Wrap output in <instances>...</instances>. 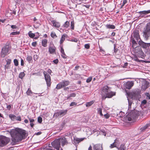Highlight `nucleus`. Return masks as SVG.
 <instances>
[{"label": "nucleus", "mask_w": 150, "mask_h": 150, "mask_svg": "<svg viewBox=\"0 0 150 150\" xmlns=\"http://www.w3.org/2000/svg\"><path fill=\"white\" fill-rule=\"evenodd\" d=\"M10 134L12 137L11 144L13 145L24 139L27 137L26 131L21 129L16 128L10 131Z\"/></svg>", "instance_id": "1"}, {"label": "nucleus", "mask_w": 150, "mask_h": 150, "mask_svg": "<svg viewBox=\"0 0 150 150\" xmlns=\"http://www.w3.org/2000/svg\"><path fill=\"white\" fill-rule=\"evenodd\" d=\"M143 37L144 40H148L150 36V25L147 24L144 29Z\"/></svg>", "instance_id": "2"}, {"label": "nucleus", "mask_w": 150, "mask_h": 150, "mask_svg": "<svg viewBox=\"0 0 150 150\" xmlns=\"http://www.w3.org/2000/svg\"><path fill=\"white\" fill-rule=\"evenodd\" d=\"M137 115L134 111H132L129 113L126 116V118L128 121H134L137 118Z\"/></svg>", "instance_id": "3"}, {"label": "nucleus", "mask_w": 150, "mask_h": 150, "mask_svg": "<svg viewBox=\"0 0 150 150\" xmlns=\"http://www.w3.org/2000/svg\"><path fill=\"white\" fill-rule=\"evenodd\" d=\"M9 142L8 138L3 136H0V147H2L6 145Z\"/></svg>", "instance_id": "4"}, {"label": "nucleus", "mask_w": 150, "mask_h": 150, "mask_svg": "<svg viewBox=\"0 0 150 150\" xmlns=\"http://www.w3.org/2000/svg\"><path fill=\"white\" fill-rule=\"evenodd\" d=\"M67 111L68 110L67 109L60 110L55 112L54 116L57 117H61L65 115L67 113Z\"/></svg>", "instance_id": "5"}, {"label": "nucleus", "mask_w": 150, "mask_h": 150, "mask_svg": "<svg viewBox=\"0 0 150 150\" xmlns=\"http://www.w3.org/2000/svg\"><path fill=\"white\" fill-rule=\"evenodd\" d=\"M43 74L47 86L50 87L51 85L50 76L45 71L43 72Z\"/></svg>", "instance_id": "6"}, {"label": "nucleus", "mask_w": 150, "mask_h": 150, "mask_svg": "<svg viewBox=\"0 0 150 150\" xmlns=\"http://www.w3.org/2000/svg\"><path fill=\"white\" fill-rule=\"evenodd\" d=\"M51 144L53 147L59 150L60 147V140L57 139L52 142Z\"/></svg>", "instance_id": "7"}, {"label": "nucleus", "mask_w": 150, "mask_h": 150, "mask_svg": "<svg viewBox=\"0 0 150 150\" xmlns=\"http://www.w3.org/2000/svg\"><path fill=\"white\" fill-rule=\"evenodd\" d=\"M9 50V46L7 45L5 47L3 48L2 50V51L1 53V56L2 57H5L6 55Z\"/></svg>", "instance_id": "8"}, {"label": "nucleus", "mask_w": 150, "mask_h": 150, "mask_svg": "<svg viewBox=\"0 0 150 150\" xmlns=\"http://www.w3.org/2000/svg\"><path fill=\"white\" fill-rule=\"evenodd\" d=\"M133 35V37L135 38L137 41H138L141 40L140 35H139V31L137 30H134Z\"/></svg>", "instance_id": "9"}, {"label": "nucleus", "mask_w": 150, "mask_h": 150, "mask_svg": "<svg viewBox=\"0 0 150 150\" xmlns=\"http://www.w3.org/2000/svg\"><path fill=\"white\" fill-rule=\"evenodd\" d=\"M49 51L51 54L55 53V48L53 44L50 45L49 48Z\"/></svg>", "instance_id": "10"}, {"label": "nucleus", "mask_w": 150, "mask_h": 150, "mask_svg": "<svg viewBox=\"0 0 150 150\" xmlns=\"http://www.w3.org/2000/svg\"><path fill=\"white\" fill-rule=\"evenodd\" d=\"M5 66V68L6 70H8L9 66V59L8 58L5 59V61L4 62Z\"/></svg>", "instance_id": "11"}, {"label": "nucleus", "mask_w": 150, "mask_h": 150, "mask_svg": "<svg viewBox=\"0 0 150 150\" xmlns=\"http://www.w3.org/2000/svg\"><path fill=\"white\" fill-rule=\"evenodd\" d=\"M84 138H78L76 137H74V139L73 143L76 145L78 144L80 142L83 141Z\"/></svg>", "instance_id": "12"}, {"label": "nucleus", "mask_w": 150, "mask_h": 150, "mask_svg": "<svg viewBox=\"0 0 150 150\" xmlns=\"http://www.w3.org/2000/svg\"><path fill=\"white\" fill-rule=\"evenodd\" d=\"M93 150H103L102 145L100 144H97L93 146Z\"/></svg>", "instance_id": "13"}, {"label": "nucleus", "mask_w": 150, "mask_h": 150, "mask_svg": "<svg viewBox=\"0 0 150 150\" xmlns=\"http://www.w3.org/2000/svg\"><path fill=\"white\" fill-rule=\"evenodd\" d=\"M138 43L139 44L142 46L143 48H147L149 47L148 43H145L142 41L141 40L139 41Z\"/></svg>", "instance_id": "14"}, {"label": "nucleus", "mask_w": 150, "mask_h": 150, "mask_svg": "<svg viewBox=\"0 0 150 150\" xmlns=\"http://www.w3.org/2000/svg\"><path fill=\"white\" fill-rule=\"evenodd\" d=\"M134 82L132 81H128L126 83L125 87L126 88L130 89L134 85Z\"/></svg>", "instance_id": "15"}, {"label": "nucleus", "mask_w": 150, "mask_h": 150, "mask_svg": "<svg viewBox=\"0 0 150 150\" xmlns=\"http://www.w3.org/2000/svg\"><path fill=\"white\" fill-rule=\"evenodd\" d=\"M140 15V17H143L144 16L147 14L150 13V10L147 11H140L138 12Z\"/></svg>", "instance_id": "16"}, {"label": "nucleus", "mask_w": 150, "mask_h": 150, "mask_svg": "<svg viewBox=\"0 0 150 150\" xmlns=\"http://www.w3.org/2000/svg\"><path fill=\"white\" fill-rule=\"evenodd\" d=\"M143 84H144L142 85V89L145 91L149 87V83L148 82L146 81H143Z\"/></svg>", "instance_id": "17"}, {"label": "nucleus", "mask_w": 150, "mask_h": 150, "mask_svg": "<svg viewBox=\"0 0 150 150\" xmlns=\"http://www.w3.org/2000/svg\"><path fill=\"white\" fill-rule=\"evenodd\" d=\"M134 52L137 54H142L143 52L142 51L141 49L139 47H136L134 49Z\"/></svg>", "instance_id": "18"}, {"label": "nucleus", "mask_w": 150, "mask_h": 150, "mask_svg": "<svg viewBox=\"0 0 150 150\" xmlns=\"http://www.w3.org/2000/svg\"><path fill=\"white\" fill-rule=\"evenodd\" d=\"M51 23L52 24V25L56 28H58L60 26V24L59 22H57L54 20L52 21Z\"/></svg>", "instance_id": "19"}, {"label": "nucleus", "mask_w": 150, "mask_h": 150, "mask_svg": "<svg viewBox=\"0 0 150 150\" xmlns=\"http://www.w3.org/2000/svg\"><path fill=\"white\" fill-rule=\"evenodd\" d=\"M115 93L114 92L111 91L110 90L109 91V92H108V93L106 94L107 97L108 98H110L112 97V96L115 95Z\"/></svg>", "instance_id": "20"}, {"label": "nucleus", "mask_w": 150, "mask_h": 150, "mask_svg": "<svg viewBox=\"0 0 150 150\" xmlns=\"http://www.w3.org/2000/svg\"><path fill=\"white\" fill-rule=\"evenodd\" d=\"M60 52L62 54V57L64 59H66L67 57H66V54L64 53V50L62 47V46H60Z\"/></svg>", "instance_id": "21"}, {"label": "nucleus", "mask_w": 150, "mask_h": 150, "mask_svg": "<svg viewBox=\"0 0 150 150\" xmlns=\"http://www.w3.org/2000/svg\"><path fill=\"white\" fill-rule=\"evenodd\" d=\"M59 139L60 140V143H61L62 146H63L67 142L66 138L64 137L62 139Z\"/></svg>", "instance_id": "22"}, {"label": "nucleus", "mask_w": 150, "mask_h": 150, "mask_svg": "<svg viewBox=\"0 0 150 150\" xmlns=\"http://www.w3.org/2000/svg\"><path fill=\"white\" fill-rule=\"evenodd\" d=\"M110 90V89L107 86H105L103 87V92L105 93V94H106V93H108V92H109Z\"/></svg>", "instance_id": "23"}, {"label": "nucleus", "mask_w": 150, "mask_h": 150, "mask_svg": "<svg viewBox=\"0 0 150 150\" xmlns=\"http://www.w3.org/2000/svg\"><path fill=\"white\" fill-rule=\"evenodd\" d=\"M67 35L66 34H64L62 36L60 40V44H61L63 43L64 41L65 40V38L67 37Z\"/></svg>", "instance_id": "24"}, {"label": "nucleus", "mask_w": 150, "mask_h": 150, "mask_svg": "<svg viewBox=\"0 0 150 150\" xmlns=\"http://www.w3.org/2000/svg\"><path fill=\"white\" fill-rule=\"evenodd\" d=\"M105 27L107 29H114L115 28L114 25L108 24L106 25Z\"/></svg>", "instance_id": "25"}, {"label": "nucleus", "mask_w": 150, "mask_h": 150, "mask_svg": "<svg viewBox=\"0 0 150 150\" xmlns=\"http://www.w3.org/2000/svg\"><path fill=\"white\" fill-rule=\"evenodd\" d=\"M70 23L68 21H67L63 25L62 27L64 28H67L69 27Z\"/></svg>", "instance_id": "26"}, {"label": "nucleus", "mask_w": 150, "mask_h": 150, "mask_svg": "<svg viewBox=\"0 0 150 150\" xmlns=\"http://www.w3.org/2000/svg\"><path fill=\"white\" fill-rule=\"evenodd\" d=\"M61 82L63 87L68 86L69 84L70 83L69 81H64Z\"/></svg>", "instance_id": "27"}, {"label": "nucleus", "mask_w": 150, "mask_h": 150, "mask_svg": "<svg viewBox=\"0 0 150 150\" xmlns=\"http://www.w3.org/2000/svg\"><path fill=\"white\" fill-rule=\"evenodd\" d=\"M47 40L46 39L42 40V45L44 47H46L47 46Z\"/></svg>", "instance_id": "28"}, {"label": "nucleus", "mask_w": 150, "mask_h": 150, "mask_svg": "<svg viewBox=\"0 0 150 150\" xmlns=\"http://www.w3.org/2000/svg\"><path fill=\"white\" fill-rule=\"evenodd\" d=\"M94 102V101L92 100L90 102H87L86 104V106L87 107H89L92 105Z\"/></svg>", "instance_id": "29"}, {"label": "nucleus", "mask_w": 150, "mask_h": 150, "mask_svg": "<svg viewBox=\"0 0 150 150\" xmlns=\"http://www.w3.org/2000/svg\"><path fill=\"white\" fill-rule=\"evenodd\" d=\"M149 126V124H146L144 126L141 127L140 128V130L142 131H143L146 129L147 127H148Z\"/></svg>", "instance_id": "30"}, {"label": "nucleus", "mask_w": 150, "mask_h": 150, "mask_svg": "<svg viewBox=\"0 0 150 150\" xmlns=\"http://www.w3.org/2000/svg\"><path fill=\"white\" fill-rule=\"evenodd\" d=\"M63 87V85L62 82H60L59 83H58L57 86L56 87V88L57 89H59Z\"/></svg>", "instance_id": "31"}, {"label": "nucleus", "mask_w": 150, "mask_h": 150, "mask_svg": "<svg viewBox=\"0 0 150 150\" xmlns=\"http://www.w3.org/2000/svg\"><path fill=\"white\" fill-rule=\"evenodd\" d=\"M131 40L132 42V46L133 47H134L135 46H136L137 44L136 41L134 40V38L132 37L131 38Z\"/></svg>", "instance_id": "32"}, {"label": "nucleus", "mask_w": 150, "mask_h": 150, "mask_svg": "<svg viewBox=\"0 0 150 150\" xmlns=\"http://www.w3.org/2000/svg\"><path fill=\"white\" fill-rule=\"evenodd\" d=\"M74 21L71 22V30H74Z\"/></svg>", "instance_id": "33"}, {"label": "nucleus", "mask_w": 150, "mask_h": 150, "mask_svg": "<svg viewBox=\"0 0 150 150\" xmlns=\"http://www.w3.org/2000/svg\"><path fill=\"white\" fill-rule=\"evenodd\" d=\"M29 36L31 38H33L35 36L34 33H32L31 31H30L28 33Z\"/></svg>", "instance_id": "34"}, {"label": "nucleus", "mask_w": 150, "mask_h": 150, "mask_svg": "<svg viewBox=\"0 0 150 150\" xmlns=\"http://www.w3.org/2000/svg\"><path fill=\"white\" fill-rule=\"evenodd\" d=\"M25 74L24 72H21L19 75V78L22 79L25 76Z\"/></svg>", "instance_id": "35"}, {"label": "nucleus", "mask_w": 150, "mask_h": 150, "mask_svg": "<svg viewBox=\"0 0 150 150\" xmlns=\"http://www.w3.org/2000/svg\"><path fill=\"white\" fill-rule=\"evenodd\" d=\"M10 118L11 120L13 121L16 120V117L13 115H10Z\"/></svg>", "instance_id": "36"}, {"label": "nucleus", "mask_w": 150, "mask_h": 150, "mask_svg": "<svg viewBox=\"0 0 150 150\" xmlns=\"http://www.w3.org/2000/svg\"><path fill=\"white\" fill-rule=\"evenodd\" d=\"M97 112L98 114H100L101 116H102L103 115L102 112V108H99L97 109Z\"/></svg>", "instance_id": "37"}, {"label": "nucleus", "mask_w": 150, "mask_h": 150, "mask_svg": "<svg viewBox=\"0 0 150 150\" xmlns=\"http://www.w3.org/2000/svg\"><path fill=\"white\" fill-rule=\"evenodd\" d=\"M29 120L30 123V125L31 127H33L34 125L33 122H34V119H31V118H29Z\"/></svg>", "instance_id": "38"}, {"label": "nucleus", "mask_w": 150, "mask_h": 150, "mask_svg": "<svg viewBox=\"0 0 150 150\" xmlns=\"http://www.w3.org/2000/svg\"><path fill=\"white\" fill-rule=\"evenodd\" d=\"M33 93L30 90V88H28V91L26 92V93L28 95L31 96V94Z\"/></svg>", "instance_id": "39"}, {"label": "nucleus", "mask_w": 150, "mask_h": 150, "mask_svg": "<svg viewBox=\"0 0 150 150\" xmlns=\"http://www.w3.org/2000/svg\"><path fill=\"white\" fill-rule=\"evenodd\" d=\"M128 102V110L131 108L132 102L127 98Z\"/></svg>", "instance_id": "40"}, {"label": "nucleus", "mask_w": 150, "mask_h": 150, "mask_svg": "<svg viewBox=\"0 0 150 150\" xmlns=\"http://www.w3.org/2000/svg\"><path fill=\"white\" fill-rule=\"evenodd\" d=\"M27 60L30 63L32 60V57L31 56H28L27 57Z\"/></svg>", "instance_id": "41"}, {"label": "nucleus", "mask_w": 150, "mask_h": 150, "mask_svg": "<svg viewBox=\"0 0 150 150\" xmlns=\"http://www.w3.org/2000/svg\"><path fill=\"white\" fill-rule=\"evenodd\" d=\"M20 33L19 32L15 31L11 33H10V35H18Z\"/></svg>", "instance_id": "42"}, {"label": "nucleus", "mask_w": 150, "mask_h": 150, "mask_svg": "<svg viewBox=\"0 0 150 150\" xmlns=\"http://www.w3.org/2000/svg\"><path fill=\"white\" fill-rule=\"evenodd\" d=\"M50 35L51 37L53 38H55V37H57V36L56 35L55 33L53 32H52L51 33Z\"/></svg>", "instance_id": "43"}, {"label": "nucleus", "mask_w": 150, "mask_h": 150, "mask_svg": "<svg viewBox=\"0 0 150 150\" xmlns=\"http://www.w3.org/2000/svg\"><path fill=\"white\" fill-rule=\"evenodd\" d=\"M117 140H115V142L114 143H113L112 144L110 145V147L111 148H112L115 146L116 145H115V144H116V142Z\"/></svg>", "instance_id": "44"}, {"label": "nucleus", "mask_w": 150, "mask_h": 150, "mask_svg": "<svg viewBox=\"0 0 150 150\" xmlns=\"http://www.w3.org/2000/svg\"><path fill=\"white\" fill-rule=\"evenodd\" d=\"M13 62L14 64L16 66H17L18 65V60L15 59L14 60Z\"/></svg>", "instance_id": "45"}, {"label": "nucleus", "mask_w": 150, "mask_h": 150, "mask_svg": "<svg viewBox=\"0 0 150 150\" xmlns=\"http://www.w3.org/2000/svg\"><path fill=\"white\" fill-rule=\"evenodd\" d=\"M127 2V0H123L122 3H121V8H122Z\"/></svg>", "instance_id": "46"}, {"label": "nucleus", "mask_w": 150, "mask_h": 150, "mask_svg": "<svg viewBox=\"0 0 150 150\" xmlns=\"http://www.w3.org/2000/svg\"><path fill=\"white\" fill-rule=\"evenodd\" d=\"M77 103L75 102H72L70 104V106H75L77 105Z\"/></svg>", "instance_id": "47"}, {"label": "nucleus", "mask_w": 150, "mask_h": 150, "mask_svg": "<svg viewBox=\"0 0 150 150\" xmlns=\"http://www.w3.org/2000/svg\"><path fill=\"white\" fill-rule=\"evenodd\" d=\"M38 121L39 123H41L42 121V118L41 117H39L38 118Z\"/></svg>", "instance_id": "48"}, {"label": "nucleus", "mask_w": 150, "mask_h": 150, "mask_svg": "<svg viewBox=\"0 0 150 150\" xmlns=\"http://www.w3.org/2000/svg\"><path fill=\"white\" fill-rule=\"evenodd\" d=\"M39 57L37 55L35 54L34 55L33 58L34 60L36 61L37 60L38 58Z\"/></svg>", "instance_id": "49"}, {"label": "nucleus", "mask_w": 150, "mask_h": 150, "mask_svg": "<svg viewBox=\"0 0 150 150\" xmlns=\"http://www.w3.org/2000/svg\"><path fill=\"white\" fill-rule=\"evenodd\" d=\"M92 77H89L86 79V82L89 83V82L91 81L92 80Z\"/></svg>", "instance_id": "50"}, {"label": "nucleus", "mask_w": 150, "mask_h": 150, "mask_svg": "<svg viewBox=\"0 0 150 150\" xmlns=\"http://www.w3.org/2000/svg\"><path fill=\"white\" fill-rule=\"evenodd\" d=\"M70 97H74L76 96V94L75 93H73L70 94L69 95Z\"/></svg>", "instance_id": "51"}, {"label": "nucleus", "mask_w": 150, "mask_h": 150, "mask_svg": "<svg viewBox=\"0 0 150 150\" xmlns=\"http://www.w3.org/2000/svg\"><path fill=\"white\" fill-rule=\"evenodd\" d=\"M11 28L12 29H16L18 28V27H17V26H16V25H11Z\"/></svg>", "instance_id": "52"}, {"label": "nucleus", "mask_w": 150, "mask_h": 150, "mask_svg": "<svg viewBox=\"0 0 150 150\" xmlns=\"http://www.w3.org/2000/svg\"><path fill=\"white\" fill-rule=\"evenodd\" d=\"M85 47L86 49H88L90 48V45L89 44H86L85 45Z\"/></svg>", "instance_id": "53"}, {"label": "nucleus", "mask_w": 150, "mask_h": 150, "mask_svg": "<svg viewBox=\"0 0 150 150\" xmlns=\"http://www.w3.org/2000/svg\"><path fill=\"white\" fill-rule=\"evenodd\" d=\"M53 62L54 64H57L58 62V60L57 59H54L53 60Z\"/></svg>", "instance_id": "54"}, {"label": "nucleus", "mask_w": 150, "mask_h": 150, "mask_svg": "<svg viewBox=\"0 0 150 150\" xmlns=\"http://www.w3.org/2000/svg\"><path fill=\"white\" fill-rule=\"evenodd\" d=\"M78 41V40L76 38L73 39H72L71 40V41L72 42H77Z\"/></svg>", "instance_id": "55"}, {"label": "nucleus", "mask_w": 150, "mask_h": 150, "mask_svg": "<svg viewBox=\"0 0 150 150\" xmlns=\"http://www.w3.org/2000/svg\"><path fill=\"white\" fill-rule=\"evenodd\" d=\"M104 116L106 118L108 119L110 115L109 114H106L104 115Z\"/></svg>", "instance_id": "56"}, {"label": "nucleus", "mask_w": 150, "mask_h": 150, "mask_svg": "<svg viewBox=\"0 0 150 150\" xmlns=\"http://www.w3.org/2000/svg\"><path fill=\"white\" fill-rule=\"evenodd\" d=\"M16 120L20 121L21 120V118L20 116L16 117Z\"/></svg>", "instance_id": "57"}, {"label": "nucleus", "mask_w": 150, "mask_h": 150, "mask_svg": "<svg viewBox=\"0 0 150 150\" xmlns=\"http://www.w3.org/2000/svg\"><path fill=\"white\" fill-rule=\"evenodd\" d=\"M37 42H32V45L33 47H35L36 45Z\"/></svg>", "instance_id": "58"}, {"label": "nucleus", "mask_w": 150, "mask_h": 150, "mask_svg": "<svg viewBox=\"0 0 150 150\" xmlns=\"http://www.w3.org/2000/svg\"><path fill=\"white\" fill-rule=\"evenodd\" d=\"M34 35H35V36H37L38 37L40 36V34L38 32H37L34 33Z\"/></svg>", "instance_id": "59"}, {"label": "nucleus", "mask_w": 150, "mask_h": 150, "mask_svg": "<svg viewBox=\"0 0 150 150\" xmlns=\"http://www.w3.org/2000/svg\"><path fill=\"white\" fill-rule=\"evenodd\" d=\"M23 65H24V61L22 59H21V66H23Z\"/></svg>", "instance_id": "60"}, {"label": "nucleus", "mask_w": 150, "mask_h": 150, "mask_svg": "<svg viewBox=\"0 0 150 150\" xmlns=\"http://www.w3.org/2000/svg\"><path fill=\"white\" fill-rule=\"evenodd\" d=\"M146 100H143L142 102V103L143 104H145L146 103Z\"/></svg>", "instance_id": "61"}, {"label": "nucleus", "mask_w": 150, "mask_h": 150, "mask_svg": "<svg viewBox=\"0 0 150 150\" xmlns=\"http://www.w3.org/2000/svg\"><path fill=\"white\" fill-rule=\"evenodd\" d=\"M6 21V19H4V20H0V21L1 22H2V23H4L5 22V21Z\"/></svg>", "instance_id": "62"}, {"label": "nucleus", "mask_w": 150, "mask_h": 150, "mask_svg": "<svg viewBox=\"0 0 150 150\" xmlns=\"http://www.w3.org/2000/svg\"><path fill=\"white\" fill-rule=\"evenodd\" d=\"M79 67V66H76L74 70H77Z\"/></svg>", "instance_id": "63"}, {"label": "nucleus", "mask_w": 150, "mask_h": 150, "mask_svg": "<svg viewBox=\"0 0 150 150\" xmlns=\"http://www.w3.org/2000/svg\"><path fill=\"white\" fill-rule=\"evenodd\" d=\"M88 150H92V147L91 145H90L89 147L88 148Z\"/></svg>", "instance_id": "64"}]
</instances>
